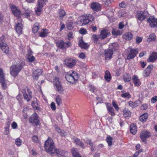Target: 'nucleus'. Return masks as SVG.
I'll list each match as a JSON object with an SVG mask.
<instances>
[{
	"mask_svg": "<svg viewBox=\"0 0 157 157\" xmlns=\"http://www.w3.org/2000/svg\"><path fill=\"white\" fill-rule=\"evenodd\" d=\"M44 148L45 151L49 154L55 153V146L53 141L51 138H48L45 142Z\"/></svg>",
	"mask_w": 157,
	"mask_h": 157,
	"instance_id": "obj_1",
	"label": "nucleus"
},
{
	"mask_svg": "<svg viewBox=\"0 0 157 157\" xmlns=\"http://www.w3.org/2000/svg\"><path fill=\"white\" fill-rule=\"evenodd\" d=\"M23 64L22 63L14 64L10 68V74L12 76L16 77L23 68Z\"/></svg>",
	"mask_w": 157,
	"mask_h": 157,
	"instance_id": "obj_2",
	"label": "nucleus"
},
{
	"mask_svg": "<svg viewBox=\"0 0 157 157\" xmlns=\"http://www.w3.org/2000/svg\"><path fill=\"white\" fill-rule=\"evenodd\" d=\"M78 75L75 71H70L65 76L66 80L69 82L73 84L76 82L78 79Z\"/></svg>",
	"mask_w": 157,
	"mask_h": 157,
	"instance_id": "obj_3",
	"label": "nucleus"
},
{
	"mask_svg": "<svg viewBox=\"0 0 157 157\" xmlns=\"http://www.w3.org/2000/svg\"><path fill=\"white\" fill-rule=\"evenodd\" d=\"M149 16V13L147 11L144 10L143 11H138L136 12L135 17L136 19L140 21L145 20Z\"/></svg>",
	"mask_w": 157,
	"mask_h": 157,
	"instance_id": "obj_4",
	"label": "nucleus"
},
{
	"mask_svg": "<svg viewBox=\"0 0 157 157\" xmlns=\"http://www.w3.org/2000/svg\"><path fill=\"white\" fill-rule=\"evenodd\" d=\"M47 0H38L37 1V4L35 8V11L37 15H40L43 10V6L46 4Z\"/></svg>",
	"mask_w": 157,
	"mask_h": 157,
	"instance_id": "obj_5",
	"label": "nucleus"
},
{
	"mask_svg": "<svg viewBox=\"0 0 157 157\" xmlns=\"http://www.w3.org/2000/svg\"><path fill=\"white\" fill-rule=\"evenodd\" d=\"M12 13L14 15L18 18V21L22 22V20L21 18V12L20 9L15 6L12 5L10 6Z\"/></svg>",
	"mask_w": 157,
	"mask_h": 157,
	"instance_id": "obj_6",
	"label": "nucleus"
},
{
	"mask_svg": "<svg viewBox=\"0 0 157 157\" xmlns=\"http://www.w3.org/2000/svg\"><path fill=\"white\" fill-rule=\"evenodd\" d=\"M54 87L56 90L60 94L63 93V89L59 81L58 78L55 77L54 82Z\"/></svg>",
	"mask_w": 157,
	"mask_h": 157,
	"instance_id": "obj_7",
	"label": "nucleus"
},
{
	"mask_svg": "<svg viewBox=\"0 0 157 157\" xmlns=\"http://www.w3.org/2000/svg\"><path fill=\"white\" fill-rule=\"evenodd\" d=\"M57 46L60 48L65 49L71 46V44L70 41L65 42L62 40L56 42Z\"/></svg>",
	"mask_w": 157,
	"mask_h": 157,
	"instance_id": "obj_8",
	"label": "nucleus"
},
{
	"mask_svg": "<svg viewBox=\"0 0 157 157\" xmlns=\"http://www.w3.org/2000/svg\"><path fill=\"white\" fill-rule=\"evenodd\" d=\"M0 82L2 89H6L7 88L6 80L5 78L3 70L2 68H0Z\"/></svg>",
	"mask_w": 157,
	"mask_h": 157,
	"instance_id": "obj_9",
	"label": "nucleus"
},
{
	"mask_svg": "<svg viewBox=\"0 0 157 157\" xmlns=\"http://www.w3.org/2000/svg\"><path fill=\"white\" fill-rule=\"evenodd\" d=\"M29 122L31 123H35L36 126L39 124L38 116L36 113H34L31 115L29 118Z\"/></svg>",
	"mask_w": 157,
	"mask_h": 157,
	"instance_id": "obj_10",
	"label": "nucleus"
},
{
	"mask_svg": "<svg viewBox=\"0 0 157 157\" xmlns=\"http://www.w3.org/2000/svg\"><path fill=\"white\" fill-rule=\"evenodd\" d=\"M82 21V25H85L88 23L90 21H92L94 20V17L92 15L90 14H86L83 17Z\"/></svg>",
	"mask_w": 157,
	"mask_h": 157,
	"instance_id": "obj_11",
	"label": "nucleus"
},
{
	"mask_svg": "<svg viewBox=\"0 0 157 157\" xmlns=\"http://www.w3.org/2000/svg\"><path fill=\"white\" fill-rule=\"evenodd\" d=\"M138 52V49H131L128 52L127 57L128 59H130L134 58Z\"/></svg>",
	"mask_w": 157,
	"mask_h": 157,
	"instance_id": "obj_12",
	"label": "nucleus"
},
{
	"mask_svg": "<svg viewBox=\"0 0 157 157\" xmlns=\"http://www.w3.org/2000/svg\"><path fill=\"white\" fill-rule=\"evenodd\" d=\"M65 63L67 67L71 68L73 67L76 63V61L72 58H67L65 61Z\"/></svg>",
	"mask_w": 157,
	"mask_h": 157,
	"instance_id": "obj_13",
	"label": "nucleus"
},
{
	"mask_svg": "<svg viewBox=\"0 0 157 157\" xmlns=\"http://www.w3.org/2000/svg\"><path fill=\"white\" fill-rule=\"evenodd\" d=\"M110 35V33L109 30L106 29H104L101 31L99 36L100 39L102 40L109 36Z\"/></svg>",
	"mask_w": 157,
	"mask_h": 157,
	"instance_id": "obj_14",
	"label": "nucleus"
},
{
	"mask_svg": "<svg viewBox=\"0 0 157 157\" xmlns=\"http://www.w3.org/2000/svg\"><path fill=\"white\" fill-rule=\"evenodd\" d=\"M147 22L150 23V25L151 27L157 26V19L154 17H150L147 20Z\"/></svg>",
	"mask_w": 157,
	"mask_h": 157,
	"instance_id": "obj_15",
	"label": "nucleus"
},
{
	"mask_svg": "<svg viewBox=\"0 0 157 157\" xmlns=\"http://www.w3.org/2000/svg\"><path fill=\"white\" fill-rule=\"evenodd\" d=\"M0 46L4 52L6 54L9 53V47L6 43L2 40L0 41Z\"/></svg>",
	"mask_w": 157,
	"mask_h": 157,
	"instance_id": "obj_16",
	"label": "nucleus"
},
{
	"mask_svg": "<svg viewBox=\"0 0 157 157\" xmlns=\"http://www.w3.org/2000/svg\"><path fill=\"white\" fill-rule=\"evenodd\" d=\"M113 54V51L111 50L110 49H108L105 50L104 54L105 60H110L112 58Z\"/></svg>",
	"mask_w": 157,
	"mask_h": 157,
	"instance_id": "obj_17",
	"label": "nucleus"
},
{
	"mask_svg": "<svg viewBox=\"0 0 157 157\" xmlns=\"http://www.w3.org/2000/svg\"><path fill=\"white\" fill-rule=\"evenodd\" d=\"M153 66L152 65H148L147 68L144 70L143 73V75L144 77L148 76L151 73L152 69Z\"/></svg>",
	"mask_w": 157,
	"mask_h": 157,
	"instance_id": "obj_18",
	"label": "nucleus"
},
{
	"mask_svg": "<svg viewBox=\"0 0 157 157\" xmlns=\"http://www.w3.org/2000/svg\"><path fill=\"white\" fill-rule=\"evenodd\" d=\"M55 153L59 157H63L67 155V152L60 149H55Z\"/></svg>",
	"mask_w": 157,
	"mask_h": 157,
	"instance_id": "obj_19",
	"label": "nucleus"
},
{
	"mask_svg": "<svg viewBox=\"0 0 157 157\" xmlns=\"http://www.w3.org/2000/svg\"><path fill=\"white\" fill-rule=\"evenodd\" d=\"M42 72L41 69H37L33 71V76L35 79H37L39 76L40 75Z\"/></svg>",
	"mask_w": 157,
	"mask_h": 157,
	"instance_id": "obj_20",
	"label": "nucleus"
},
{
	"mask_svg": "<svg viewBox=\"0 0 157 157\" xmlns=\"http://www.w3.org/2000/svg\"><path fill=\"white\" fill-rule=\"evenodd\" d=\"M157 59V53L155 52H153L150 56L147 61L148 62H154Z\"/></svg>",
	"mask_w": 157,
	"mask_h": 157,
	"instance_id": "obj_21",
	"label": "nucleus"
},
{
	"mask_svg": "<svg viewBox=\"0 0 157 157\" xmlns=\"http://www.w3.org/2000/svg\"><path fill=\"white\" fill-rule=\"evenodd\" d=\"M91 8L94 10L98 11H100L101 9V5L98 3H93L91 4Z\"/></svg>",
	"mask_w": 157,
	"mask_h": 157,
	"instance_id": "obj_22",
	"label": "nucleus"
},
{
	"mask_svg": "<svg viewBox=\"0 0 157 157\" xmlns=\"http://www.w3.org/2000/svg\"><path fill=\"white\" fill-rule=\"evenodd\" d=\"M132 80L135 86H138L140 85V81L137 76L134 75L132 78Z\"/></svg>",
	"mask_w": 157,
	"mask_h": 157,
	"instance_id": "obj_23",
	"label": "nucleus"
},
{
	"mask_svg": "<svg viewBox=\"0 0 157 157\" xmlns=\"http://www.w3.org/2000/svg\"><path fill=\"white\" fill-rule=\"evenodd\" d=\"M23 26L21 23H18L15 26V29L16 32L18 34H21L22 32Z\"/></svg>",
	"mask_w": 157,
	"mask_h": 157,
	"instance_id": "obj_24",
	"label": "nucleus"
},
{
	"mask_svg": "<svg viewBox=\"0 0 157 157\" xmlns=\"http://www.w3.org/2000/svg\"><path fill=\"white\" fill-rule=\"evenodd\" d=\"M133 35L130 32H127L125 33L123 36V39L126 40H131L133 37Z\"/></svg>",
	"mask_w": 157,
	"mask_h": 157,
	"instance_id": "obj_25",
	"label": "nucleus"
},
{
	"mask_svg": "<svg viewBox=\"0 0 157 157\" xmlns=\"http://www.w3.org/2000/svg\"><path fill=\"white\" fill-rule=\"evenodd\" d=\"M151 136V134L149 131L144 130L141 132L140 137H149Z\"/></svg>",
	"mask_w": 157,
	"mask_h": 157,
	"instance_id": "obj_26",
	"label": "nucleus"
},
{
	"mask_svg": "<svg viewBox=\"0 0 157 157\" xmlns=\"http://www.w3.org/2000/svg\"><path fill=\"white\" fill-rule=\"evenodd\" d=\"M48 33V30L46 29H43L41 31L38 33L40 36L41 37H45L47 36Z\"/></svg>",
	"mask_w": 157,
	"mask_h": 157,
	"instance_id": "obj_27",
	"label": "nucleus"
},
{
	"mask_svg": "<svg viewBox=\"0 0 157 157\" xmlns=\"http://www.w3.org/2000/svg\"><path fill=\"white\" fill-rule=\"evenodd\" d=\"M119 48V45L117 43H114L109 45V49L113 51H117Z\"/></svg>",
	"mask_w": 157,
	"mask_h": 157,
	"instance_id": "obj_28",
	"label": "nucleus"
},
{
	"mask_svg": "<svg viewBox=\"0 0 157 157\" xmlns=\"http://www.w3.org/2000/svg\"><path fill=\"white\" fill-rule=\"evenodd\" d=\"M78 45L82 48L84 49H87L89 46L87 44L84 42L82 39L79 40Z\"/></svg>",
	"mask_w": 157,
	"mask_h": 157,
	"instance_id": "obj_29",
	"label": "nucleus"
},
{
	"mask_svg": "<svg viewBox=\"0 0 157 157\" xmlns=\"http://www.w3.org/2000/svg\"><path fill=\"white\" fill-rule=\"evenodd\" d=\"M130 132L133 135H135L137 132V127L134 124H131L130 126Z\"/></svg>",
	"mask_w": 157,
	"mask_h": 157,
	"instance_id": "obj_30",
	"label": "nucleus"
},
{
	"mask_svg": "<svg viewBox=\"0 0 157 157\" xmlns=\"http://www.w3.org/2000/svg\"><path fill=\"white\" fill-rule=\"evenodd\" d=\"M131 112L127 109H125L123 110V116L127 118H128L131 117Z\"/></svg>",
	"mask_w": 157,
	"mask_h": 157,
	"instance_id": "obj_31",
	"label": "nucleus"
},
{
	"mask_svg": "<svg viewBox=\"0 0 157 157\" xmlns=\"http://www.w3.org/2000/svg\"><path fill=\"white\" fill-rule=\"evenodd\" d=\"M148 116V114L147 113H145L141 115L139 117L140 121L142 122H145Z\"/></svg>",
	"mask_w": 157,
	"mask_h": 157,
	"instance_id": "obj_32",
	"label": "nucleus"
},
{
	"mask_svg": "<svg viewBox=\"0 0 157 157\" xmlns=\"http://www.w3.org/2000/svg\"><path fill=\"white\" fill-rule=\"evenodd\" d=\"M71 152L73 157H81L77 148H73L71 150Z\"/></svg>",
	"mask_w": 157,
	"mask_h": 157,
	"instance_id": "obj_33",
	"label": "nucleus"
},
{
	"mask_svg": "<svg viewBox=\"0 0 157 157\" xmlns=\"http://www.w3.org/2000/svg\"><path fill=\"white\" fill-rule=\"evenodd\" d=\"M104 78L105 80L108 82H109L111 79L110 73L108 70H106L105 72Z\"/></svg>",
	"mask_w": 157,
	"mask_h": 157,
	"instance_id": "obj_34",
	"label": "nucleus"
},
{
	"mask_svg": "<svg viewBox=\"0 0 157 157\" xmlns=\"http://www.w3.org/2000/svg\"><path fill=\"white\" fill-rule=\"evenodd\" d=\"M56 130L61 136L63 137L65 136H66V133L64 131L61 130L59 128L56 127Z\"/></svg>",
	"mask_w": 157,
	"mask_h": 157,
	"instance_id": "obj_35",
	"label": "nucleus"
},
{
	"mask_svg": "<svg viewBox=\"0 0 157 157\" xmlns=\"http://www.w3.org/2000/svg\"><path fill=\"white\" fill-rule=\"evenodd\" d=\"M131 79L130 75L128 73H125L123 76L124 80L125 82H128L130 81Z\"/></svg>",
	"mask_w": 157,
	"mask_h": 157,
	"instance_id": "obj_36",
	"label": "nucleus"
},
{
	"mask_svg": "<svg viewBox=\"0 0 157 157\" xmlns=\"http://www.w3.org/2000/svg\"><path fill=\"white\" fill-rule=\"evenodd\" d=\"M107 109L109 113L112 116H114L115 115V113L114 112V109L112 107L111 105L107 106Z\"/></svg>",
	"mask_w": 157,
	"mask_h": 157,
	"instance_id": "obj_37",
	"label": "nucleus"
},
{
	"mask_svg": "<svg viewBox=\"0 0 157 157\" xmlns=\"http://www.w3.org/2000/svg\"><path fill=\"white\" fill-rule=\"evenodd\" d=\"M39 25L38 23H36L33 28V33H36L39 29Z\"/></svg>",
	"mask_w": 157,
	"mask_h": 157,
	"instance_id": "obj_38",
	"label": "nucleus"
},
{
	"mask_svg": "<svg viewBox=\"0 0 157 157\" xmlns=\"http://www.w3.org/2000/svg\"><path fill=\"white\" fill-rule=\"evenodd\" d=\"M58 14L59 17L62 18L65 15L66 13L63 9H60L58 11Z\"/></svg>",
	"mask_w": 157,
	"mask_h": 157,
	"instance_id": "obj_39",
	"label": "nucleus"
},
{
	"mask_svg": "<svg viewBox=\"0 0 157 157\" xmlns=\"http://www.w3.org/2000/svg\"><path fill=\"white\" fill-rule=\"evenodd\" d=\"M99 39H100L99 35L94 34L92 35V39L94 43H97Z\"/></svg>",
	"mask_w": 157,
	"mask_h": 157,
	"instance_id": "obj_40",
	"label": "nucleus"
},
{
	"mask_svg": "<svg viewBox=\"0 0 157 157\" xmlns=\"http://www.w3.org/2000/svg\"><path fill=\"white\" fill-rule=\"evenodd\" d=\"M23 95L24 98L28 101H29L32 98V95L30 94L29 95H28L26 93H23Z\"/></svg>",
	"mask_w": 157,
	"mask_h": 157,
	"instance_id": "obj_41",
	"label": "nucleus"
},
{
	"mask_svg": "<svg viewBox=\"0 0 157 157\" xmlns=\"http://www.w3.org/2000/svg\"><path fill=\"white\" fill-rule=\"evenodd\" d=\"M112 33L113 35L117 36L121 35L122 34V32L119 30H115L114 29H113L112 30Z\"/></svg>",
	"mask_w": 157,
	"mask_h": 157,
	"instance_id": "obj_42",
	"label": "nucleus"
},
{
	"mask_svg": "<svg viewBox=\"0 0 157 157\" xmlns=\"http://www.w3.org/2000/svg\"><path fill=\"white\" fill-rule=\"evenodd\" d=\"M56 102L58 105H60L62 103V100L61 96L58 95L56 97Z\"/></svg>",
	"mask_w": 157,
	"mask_h": 157,
	"instance_id": "obj_43",
	"label": "nucleus"
},
{
	"mask_svg": "<svg viewBox=\"0 0 157 157\" xmlns=\"http://www.w3.org/2000/svg\"><path fill=\"white\" fill-rule=\"evenodd\" d=\"M89 89L90 91L95 94H96L97 91V89L96 87L90 84L89 85Z\"/></svg>",
	"mask_w": 157,
	"mask_h": 157,
	"instance_id": "obj_44",
	"label": "nucleus"
},
{
	"mask_svg": "<svg viewBox=\"0 0 157 157\" xmlns=\"http://www.w3.org/2000/svg\"><path fill=\"white\" fill-rule=\"evenodd\" d=\"M75 143L76 145H79L84 148V144L82 142L78 139H77L75 140Z\"/></svg>",
	"mask_w": 157,
	"mask_h": 157,
	"instance_id": "obj_45",
	"label": "nucleus"
},
{
	"mask_svg": "<svg viewBox=\"0 0 157 157\" xmlns=\"http://www.w3.org/2000/svg\"><path fill=\"white\" fill-rule=\"evenodd\" d=\"M128 105L130 107L132 108L135 107L138 105V104L136 101L133 102L131 101L128 102Z\"/></svg>",
	"mask_w": 157,
	"mask_h": 157,
	"instance_id": "obj_46",
	"label": "nucleus"
},
{
	"mask_svg": "<svg viewBox=\"0 0 157 157\" xmlns=\"http://www.w3.org/2000/svg\"><path fill=\"white\" fill-rule=\"evenodd\" d=\"M155 36L154 33L151 34L149 36V38L147 40V41L151 42V41L154 40L155 38Z\"/></svg>",
	"mask_w": 157,
	"mask_h": 157,
	"instance_id": "obj_47",
	"label": "nucleus"
},
{
	"mask_svg": "<svg viewBox=\"0 0 157 157\" xmlns=\"http://www.w3.org/2000/svg\"><path fill=\"white\" fill-rule=\"evenodd\" d=\"M32 105L34 109L36 110H39L40 109V107L38 106V103L34 101L32 102Z\"/></svg>",
	"mask_w": 157,
	"mask_h": 157,
	"instance_id": "obj_48",
	"label": "nucleus"
},
{
	"mask_svg": "<svg viewBox=\"0 0 157 157\" xmlns=\"http://www.w3.org/2000/svg\"><path fill=\"white\" fill-rule=\"evenodd\" d=\"M31 11H26L25 12L21 14L23 17H25L28 18L30 16V14Z\"/></svg>",
	"mask_w": 157,
	"mask_h": 157,
	"instance_id": "obj_49",
	"label": "nucleus"
},
{
	"mask_svg": "<svg viewBox=\"0 0 157 157\" xmlns=\"http://www.w3.org/2000/svg\"><path fill=\"white\" fill-rule=\"evenodd\" d=\"M121 96L124 98H129L131 97V95L128 92L121 94Z\"/></svg>",
	"mask_w": 157,
	"mask_h": 157,
	"instance_id": "obj_50",
	"label": "nucleus"
},
{
	"mask_svg": "<svg viewBox=\"0 0 157 157\" xmlns=\"http://www.w3.org/2000/svg\"><path fill=\"white\" fill-rule=\"evenodd\" d=\"M67 28L69 30L71 29L73 27V23L72 22L68 23L67 25Z\"/></svg>",
	"mask_w": 157,
	"mask_h": 157,
	"instance_id": "obj_51",
	"label": "nucleus"
},
{
	"mask_svg": "<svg viewBox=\"0 0 157 157\" xmlns=\"http://www.w3.org/2000/svg\"><path fill=\"white\" fill-rule=\"evenodd\" d=\"M33 52L31 51V49L30 48H29L28 50L27 53L26 55V58H28V57L31 56L33 55Z\"/></svg>",
	"mask_w": 157,
	"mask_h": 157,
	"instance_id": "obj_52",
	"label": "nucleus"
},
{
	"mask_svg": "<svg viewBox=\"0 0 157 157\" xmlns=\"http://www.w3.org/2000/svg\"><path fill=\"white\" fill-rule=\"evenodd\" d=\"M22 141L20 138H17L15 140V144L17 146H19L21 145Z\"/></svg>",
	"mask_w": 157,
	"mask_h": 157,
	"instance_id": "obj_53",
	"label": "nucleus"
},
{
	"mask_svg": "<svg viewBox=\"0 0 157 157\" xmlns=\"http://www.w3.org/2000/svg\"><path fill=\"white\" fill-rule=\"evenodd\" d=\"M84 140L87 144H89L91 147H92L93 146V144L91 141L90 140L88 139V138H86V139H84Z\"/></svg>",
	"mask_w": 157,
	"mask_h": 157,
	"instance_id": "obj_54",
	"label": "nucleus"
},
{
	"mask_svg": "<svg viewBox=\"0 0 157 157\" xmlns=\"http://www.w3.org/2000/svg\"><path fill=\"white\" fill-rule=\"evenodd\" d=\"M79 33L82 34L84 35L87 33L86 30L84 28H81L79 31Z\"/></svg>",
	"mask_w": 157,
	"mask_h": 157,
	"instance_id": "obj_55",
	"label": "nucleus"
},
{
	"mask_svg": "<svg viewBox=\"0 0 157 157\" xmlns=\"http://www.w3.org/2000/svg\"><path fill=\"white\" fill-rule=\"evenodd\" d=\"M102 2L106 6H108L111 3L112 1H113L112 0H102Z\"/></svg>",
	"mask_w": 157,
	"mask_h": 157,
	"instance_id": "obj_56",
	"label": "nucleus"
},
{
	"mask_svg": "<svg viewBox=\"0 0 157 157\" xmlns=\"http://www.w3.org/2000/svg\"><path fill=\"white\" fill-rule=\"evenodd\" d=\"M27 59L28 60L29 62L31 63L35 60V58L34 56H32L27 58Z\"/></svg>",
	"mask_w": 157,
	"mask_h": 157,
	"instance_id": "obj_57",
	"label": "nucleus"
},
{
	"mask_svg": "<svg viewBox=\"0 0 157 157\" xmlns=\"http://www.w3.org/2000/svg\"><path fill=\"white\" fill-rule=\"evenodd\" d=\"M112 104L115 109L117 110L119 109V108L118 107V105L117 103L114 101H112Z\"/></svg>",
	"mask_w": 157,
	"mask_h": 157,
	"instance_id": "obj_58",
	"label": "nucleus"
},
{
	"mask_svg": "<svg viewBox=\"0 0 157 157\" xmlns=\"http://www.w3.org/2000/svg\"><path fill=\"white\" fill-rule=\"evenodd\" d=\"M12 121V119L10 118H8L7 119V122L6 123V127H10V124Z\"/></svg>",
	"mask_w": 157,
	"mask_h": 157,
	"instance_id": "obj_59",
	"label": "nucleus"
},
{
	"mask_svg": "<svg viewBox=\"0 0 157 157\" xmlns=\"http://www.w3.org/2000/svg\"><path fill=\"white\" fill-rule=\"evenodd\" d=\"M113 138H107L106 139V141L107 143L108 144L109 146H110L112 144V140Z\"/></svg>",
	"mask_w": 157,
	"mask_h": 157,
	"instance_id": "obj_60",
	"label": "nucleus"
},
{
	"mask_svg": "<svg viewBox=\"0 0 157 157\" xmlns=\"http://www.w3.org/2000/svg\"><path fill=\"white\" fill-rule=\"evenodd\" d=\"M17 123L15 122H13L11 124V127L13 129H16L17 127Z\"/></svg>",
	"mask_w": 157,
	"mask_h": 157,
	"instance_id": "obj_61",
	"label": "nucleus"
},
{
	"mask_svg": "<svg viewBox=\"0 0 157 157\" xmlns=\"http://www.w3.org/2000/svg\"><path fill=\"white\" fill-rule=\"evenodd\" d=\"M79 57L80 58L84 59L86 58V56L84 53L82 52L79 54Z\"/></svg>",
	"mask_w": 157,
	"mask_h": 157,
	"instance_id": "obj_62",
	"label": "nucleus"
},
{
	"mask_svg": "<svg viewBox=\"0 0 157 157\" xmlns=\"http://www.w3.org/2000/svg\"><path fill=\"white\" fill-rule=\"evenodd\" d=\"M142 40V38L141 37L139 36L136 37V43L137 44L139 43Z\"/></svg>",
	"mask_w": 157,
	"mask_h": 157,
	"instance_id": "obj_63",
	"label": "nucleus"
},
{
	"mask_svg": "<svg viewBox=\"0 0 157 157\" xmlns=\"http://www.w3.org/2000/svg\"><path fill=\"white\" fill-rule=\"evenodd\" d=\"M157 101V96H155L151 99V103H155Z\"/></svg>",
	"mask_w": 157,
	"mask_h": 157,
	"instance_id": "obj_64",
	"label": "nucleus"
}]
</instances>
